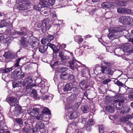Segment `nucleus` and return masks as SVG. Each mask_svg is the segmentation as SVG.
Instances as JSON below:
<instances>
[{"mask_svg": "<svg viewBox=\"0 0 133 133\" xmlns=\"http://www.w3.org/2000/svg\"><path fill=\"white\" fill-rule=\"evenodd\" d=\"M21 43L24 47L28 46L29 44L30 45H32L36 47L39 46V42L38 40L33 42L31 38H24V37H21Z\"/></svg>", "mask_w": 133, "mask_h": 133, "instance_id": "f257e3e1", "label": "nucleus"}, {"mask_svg": "<svg viewBox=\"0 0 133 133\" xmlns=\"http://www.w3.org/2000/svg\"><path fill=\"white\" fill-rule=\"evenodd\" d=\"M8 100L11 103L10 105L12 106H15V110L14 112L15 114L18 115L21 112V107L18 106L17 102H18L17 98L13 97H10L8 98Z\"/></svg>", "mask_w": 133, "mask_h": 133, "instance_id": "f03ea898", "label": "nucleus"}, {"mask_svg": "<svg viewBox=\"0 0 133 133\" xmlns=\"http://www.w3.org/2000/svg\"><path fill=\"white\" fill-rule=\"evenodd\" d=\"M6 27L8 29L12 28V24L8 19L2 20L0 23V27Z\"/></svg>", "mask_w": 133, "mask_h": 133, "instance_id": "7ed1b4c3", "label": "nucleus"}, {"mask_svg": "<svg viewBox=\"0 0 133 133\" xmlns=\"http://www.w3.org/2000/svg\"><path fill=\"white\" fill-rule=\"evenodd\" d=\"M79 113L76 111L72 110V112L68 113L66 116V118L70 119L75 118L78 117Z\"/></svg>", "mask_w": 133, "mask_h": 133, "instance_id": "20e7f679", "label": "nucleus"}, {"mask_svg": "<svg viewBox=\"0 0 133 133\" xmlns=\"http://www.w3.org/2000/svg\"><path fill=\"white\" fill-rule=\"evenodd\" d=\"M3 56L6 58H15L17 57L16 54L13 52L9 51L5 52Z\"/></svg>", "mask_w": 133, "mask_h": 133, "instance_id": "39448f33", "label": "nucleus"}, {"mask_svg": "<svg viewBox=\"0 0 133 133\" xmlns=\"http://www.w3.org/2000/svg\"><path fill=\"white\" fill-rule=\"evenodd\" d=\"M120 47L123 52H127L128 51H130L131 49L132 46L130 44L127 43L121 45Z\"/></svg>", "mask_w": 133, "mask_h": 133, "instance_id": "423d86ee", "label": "nucleus"}, {"mask_svg": "<svg viewBox=\"0 0 133 133\" xmlns=\"http://www.w3.org/2000/svg\"><path fill=\"white\" fill-rule=\"evenodd\" d=\"M80 104L81 103L80 102H78L75 104L71 109V104L66 106L65 108L68 110H72L76 111L78 108Z\"/></svg>", "mask_w": 133, "mask_h": 133, "instance_id": "0eeeda50", "label": "nucleus"}, {"mask_svg": "<svg viewBox=\"0 0 133 133\" xmlns=\"http://www.w3.org/2000/svg\"><path fill=\"white\" fill-rule=\"evenodd\" d=\"M60 77L62 79H66L71 77V78H73L74 77L72 75H71L70 76L69 74L67 73L66 72H63L60 75Z\"/></svg>", "mask_w": 133, "mask_h": 133, "instance_id": "6e6552de", "label": "nucleus"}, {"mask_svg": "<svg viewBox=\"0 0 133 133\" xmlns=\"http://www.w3.org/2000/svg\"><path fill=\"white\" fill-rule=\"evenodd\" d=\"M45 127L44 123L42 122L41 121H37L36 122L35 128L36 130H40L44 129Z\"/></svg>", "mask_w": 133, "mask_h": 133, "instance_id": "1a4fd4ad", "label": "nucleus"}, {"mask_svg": "<svg viewBox=\"0 0 133 133\" xmlns=\"http://www.w3.org/2000/svg\"><path fill=\"white\" fill-rule=\"evenodd\" d=\"M124 100H121L119 101L115 100L114 102V107L116 108L117 110H119L120 106L124 103Z\"/></svg>", "mask_w": 133, "mask_h": 133, "instance_id": "9d476101", "label": "nucleus"}, {"mask_svg": "<svg viewBox=\"0 0 133 133\" xmlns=\"http://www.w3.org/2000/svg\"><path fill=\"white\" fill-rule=\"evenodd\" d=\"M94 123V122L93 119H90L89 121L86 122L84 125V127L86 128L87 130H89L91 126Z\"/></svg>", "mask_w": 133, "mask_h": 133, "instance_id": "9b49d317", "label": "nucleus"}, {"mask_svg": "<svg viewBox=\"0 0 133 133\" xmlns=\"http://www.w3.org/2000/svg\"><path fill=\"white\" fill-rule=\"evenodd\" d=\"M101 5L103 8H113L114 5L113 3L109 2H104L101 4Z\"/></svg>", "mask_w": 133, "mask_h": 133, "instance_id": "f8f14e48", "label": "nucleus"}, {"mask_svg": "<svg viewBox=\"0 0 133 133\" xmlns=\"http://www.w3.org/2000/svg\"><path fill=\"white\" fill-rule=\"evenodd\" d=\"M108 36L109 39L113 40L118 38L119 36L118 34H116L110 32L108 34Z\"/></svg>", "mask_w": 133, "mask_h": 133, "instance_id": "ddd939ff", "label": "nucleus"}, {"mask_svg": "<svg viewBox=\"0 0 133 133\" xmlns=\"http://www.w3.org/2000/svg\"><path fill=\"white\" fill-rule=\"evenodd\" d=\"M128 17L125 16H123L120 18L119 21L122 23L124 25H125L128 23Z\"/></svg>", "mask_w": 133, "mask_h": 133, "instance_id": "4468645a", "label": "nucleus"}, {"mask_svg": "<svg viewBox=\"0 0 133 133\" xmlns=\"http://www.w3.org/2000/svg\"><path fill=\"white\" fill-rule=\"evenodd\" d=\"M27 3H23L19 5L18 8L19 10H24L28 8Z\"/></svg>", "mask_w": 133, "mask_h": 133, "instance_id": "2eb2a0df", "label": "nucleus"}, {"mask_svg": "<svg viewBox=\"0 0 133 133\" xmlns=\"http://www.w3.org/2000/svg\"><path fill=\"white\" fill-rule=\"evenodd\" d=\"M73 87V85L71 84H67L64 88V91H70Z\"/></svg>", "mask_w": 133, "mask_h": 133, "instance_id": "dca6fc26", "label": "nucleus"}, {"mask_svg": "<svg viewBox=\"0 0 133 133\" xmlns=\"http://www.w3.org/2000/svg\"><path fill=\"white\" fill-rule=\"evenodd\" d=\"M74 39L75 41L79 44L82 42L83 40V39L82 38L81 36L78 35L74 37Z\"/></svg>", "mask_w": 133, "mask_h": 133, "instance_id": "f3484780", "label": "nucleus"}, {"mask_svg": "<svg viewBox=\"0 0 133 133\" xmlns=\"http://www.w3.org/2000/svg\"><path fill=\"white\" fill-rule=\"evenodd\" d=\"M48 4L47 2L45 0H41L39 3V6H41V8L47 6Z\"/></svg>", "mask_w": 133, "mask_h": 133, "instance_id": "a211bd4d", "label": "nucleus"}, {"mask_svg": "<svg viewBox=\"0 0 133 133\" xmlns=\"http://www.w3.org/2000/svg\"><path fill=\"white\" fill-rule=\"evenodd\" d=\"M48 48L47 45L42 46L40 47L39 49V50L42 53L46 52Z\"/></svg>", "mask_w": 133, "mask_h": 133, "instance_id": "6ab92c4d", "label": "nucleus"}, {"mask_svg": "<svg viewBox=\"0 0 133 133\" xmlns=\"http://www.w3.org/2000/svg\"><path fill=\"white\" fill-rule=\"evenodd\" d=\"M132 117L131 115H128L125 117H122L121 119L122 122H125L127 121L129 119L132 118Z\"/></svg>", "mask_w": 133, "mask_h": 133, "instance_id": "aec40b11", "label": "nucleus"}, {"mask_svg": "<svg viewBox=\"0 0 133 133\" xmlns=\"http://www.w3.org/2000/svg\"><path fill=\"white\" fill-rule=\"evenodd\" d=\"M115 71V69L114 68H109L106 69V72L108 74L112 75Z\"/></svg>", "mask_w": 133, "mask_h": 133, "instance_id": "412c9836", "label": "nucleus"}, {"mask_svg": "<svg viewBox=\"0 0 133 133\" xmlns=\"http://www.w3.org/2000/svg\"><path fill=\"white\" fill-rule=\"evenodd\" d=\"M130 108L127 106H125L123 108V110H122L121 112V114H125V113H128L129 111Z\"/></svg>", "mask_w": 133, "mask_h": 133, "instance_id": "4be33fe9", "label": "nucleus"}, {"mask_svg": "<svg viewBox=\"0 0 133 133\" xmlns=\"http://www.w3.org/2000/svg\"><path fill=\"white\" fill-rule=\"evenodd\" d=\"M8 37V35L7 34L6 37L4 38V39H5V40L4 42V43L6 45H8L11 42V40L10 39V38Z\"/></svg>", "mask_w": 133, "mask_h": 133, "instance_id": "5701e85b", "label": "nucleus"}, {"mask_svg": "<svg viewBox=\"0 0 133 133\" xmlns=\"http://www.w3.org/2000/svg\"><path fill=\"white\" fill-rule=\"evenodd\" d=\"M21 70V69L20 68H18L13 72L14 76L16 77H18L19 75V72Z\"/></svg>", "mask_w": 133, "mask_h": 133, "instance_id": "b1692460", "label": "nucleus"}, {"mask_svg": "<svg viewBox=\"0 0 133 133\" xmlns=\"http://www.w3.org/2000/svg\"><path fill=\"white\" fill-rule=\"evenodd\" d=\"M44 114H46L48 115H50L51 112L49 109L46 107H44L43 110L42 111V115Z\"/></svg>", "mask_w": 133, "mask_h": 133, "instance_id": "393cba45", "label": "nucleus"}, {"mask_svg": "<svg viewBox=\"0 0 133 133\" xmlns=\"http://www.w3.org/2000/svg\"><path fill=\"white\" fill-rule=\"evenodd\" d=\"M105 109L107 111L110 113H113L114 112V108L111 106L106 107Z\"/></svg>", "mask_w": 133, "mask_h": 133, "instance_id": "a878e982", "label": "nucleus"}, {"mask_svg": "<svg viewBox=\"0 0 133 133\" xmlns=\"http://www.w3.org/2000/svg\"><path fill=\"white\" fill-rule=\"evenodd\" d=\"M69 54L70 55V57H66L63 55V56H62V57L61 58L63 60L65 59H70V57L72 59L73 58L72 53L71 52H70Z\"/></svg>", "mask_w": 133, "mask_h": 133, "instance_id": "bb28decb", "label": "nucleus"}, {"mask_svg": "<svg viewBox=\"0 0 133 133\" xmlns=\"http://www.w3.org/2000/svg\"><path fill=\"white\" fill-rule=\"evenodd\" d=\"M74 62L75 61L74 60L70 61L69 62V63L70 64V67L72 69H74V68L76 67V65L75 64Z\"/></svg>", "mask_w": 133, "mask_h": 133, "instance_id": "cd10ccee", "label": "nucleus"}, {"mask_svg": "<svg viewBox=\"0 0 133 133\" xmlns=\"http://www.w3.org/2000/svg\"><path fill=\"white\" fill-rule=\"evenodd\" d=\"M1 36H0V42H2L6 36H7V34L6 32L3 33L1 34Z\"/></svg>", "mask_w": 133, "mask_h": 133, "instance_id": "c85d7f7f", "label": "nucleus"}, {"mask_svg": "<svg viewBox=\"0 0 133 133\" xmlns=\"http://www.w3.org/2000/svg\"><path fill=\"white\" fill-rule=\"evenodd\" d=\"M116 29H117V28H116V27H111L108 30L109 33L111 32L113 33L116 34Z\"/></svg>", "mask_w": 133, "mask_h": 133, "instance_id": "c756f323", "label": "nucleus"}, {"mask_svg": "<svg viewBox=\"0 0 133 133\" xmlns=\"http://www.w3.org/2000/svg\"><path fill=\"white\" fill-rule=\"evenodd\" d=\"M116 28H117L116 32L122 31L125 29V27L123 26H121L119 27H116Z\"/></svg>", "mask_w": 133, "mask_h": 133, "instance_id": "7c9ffc66", "label": "nucleus"}, {"mask_svg": "<svg viewBox=\"0 0 133 133\" xmlns=\"http://www.w3.org/2000/svg\"><path fill=\"white\" fill-rule=\"evenodd\" d=\"M88 107L87 105H83L81 109L82 111L84 113H86L88 110Z\"/></svg>", "mask_w": 133, "mask_h": 133, "instance_id": "2f4dec72", "label": "nucleus"}, {"mask_svg": "<svg viewBox=\"0 0 133 133\" xmlns=\"http://www.w3.org/2000/svg\"><path fill=\"white\" fill-rule=\"evenodd\" d=\"M25 80L26 82L28 84H30L33 81L31 77H29L26 78Z\"/></svg>", "mask_w": 133, "mask_h": 133, "instance_id": "473e14b6", "label": "nucleus"}, {"mask_svg": "<svg viewBox=\"0 0 133 133\" xmlns=\"http://www.w3.org/2000/svg\"><path fill=\"white\" fill-rule=\"evenodd\" d=\"M41 42L43 44H45L48 42V41L47 37H44L42 39Z\"/></svg>", "mask_w": 133, "mask_h": 133, "instance_id": "72a5a7b5", "label": "nucleus"}, {"mask_svg": "<svg viewBox=\"0 0 133 133\" xmlns=\"http://www.w3.org/2000/svg\"><path fill=\"white\" fill-rule=\"evenodd\" d=\"M117 11L119 13L124 14V8H119L117 9Z\"/></svg>", "mask_w": 133, "mask_h": 133, "instance_id": "f704fd0d", "label": "nucleus"}, {"mask_svg": "<svg viewBox=\"0 0 133 133\" xmlns=\"http://www.w3.org/2000/svg\"><path fill=\"white\" fill-rule=\"evenodd\" d=\"M36 84H28L26 86V89H30L32 87L36 86Z\"/></svg>", "mask_w": 133, "mask_h": 133, "instance_id": "c9c22d12", "label": "nucleus"}, {"mask_svg": "<svg viewBox=\"0 0 133 133\" xmlns=\"http://www.w3.org/2000/svg\"><path fill=\"white\" fill-rule=\"evenodd\" d=\"M99 132L102 133L105 130V128L103 125H101L99 127Z\"/></svg>", "mask_w": 133, "mask_h": 133, "instance_id": "e433bc0d", "label": "nucleus"}, {"mask_svg": "<svg viewBox=\"0 0 133 133\" xmlns=\"http://www.w3.org/2000/svg\"><path fill=\"white\" fill-rule=\"evenodd\" d=\"M19 35H24L26 36L27 35V33L25 32H24V31H17V32Z\"/></svg>", "mask_w": 133, "mask_h": 133, "instance_id": "4c0bfd02", "label": "nucleus"}, {"mask_svg": "<svg viewBox=\"0 0 133 133\" xmlns=\"http://www.w3.org/2000/svg\"><path fill=\"white\" fill-rule=\"evenodd\" d=\"M21 58H19L17 59L16 63H15L14 66V68L15 67H17L19 66V63L20 60L21 59Z\"/></svg>", "mask_w": 133, "mask_h": 133, "instance_id": "58836bf2", "label": "nucleus"}, {"mask_svg": "<svg viewBox=\"0 0 133 133\" xmlns=\"http://www.w3.org/2000/svg\"><path fill=\"white\" fill-rule=\"evenodd\" d=\"M47 38L48 39V42H50L51 40L54 39V37L52 35H49L47 36Z\"/></svg>", "mask_w": 133, "mask_h": 133, "instance_id": "ea45409f", "label": "nucleus"}, {"mask_svg": "<svg viewBox=\"0 0 133 133\" xmlns=\"http://www.w3.org/2000/svg\"><path fill=\"white\" fill-rule=\"evenodd\" d=\"M14 69V66H13L10 68H5V73H7L11 71L13 69Z\"/></svg>", "mask_w": 133, "mask_h": 133, "instance_id": "a19ab883", "label": "nucleus"}, {"mask_svg": "<svg viewBox=\"0 0 133 133\" xmlns=\"http://www.w3.org/2000/svg\"><path fill=\"white\" fill-rule=\"evenodd\" d=\"M124 14H132L131 10L130 9L124 8Z\"/></svg>", "mask_w": 133, "mask_h": 133, "instance_id": "79ce46f5", "label": "nucleus"}, {"mask_svg": "<svg viewBox=\"0 0 133 133\" xmlns=\"http://www.w3.org/2000/svg\"><path fill=\"white\" fill-rule=\"evenodd\" d=\"M43 117V115L41 114L35 116L34 118L37 120H41L42 119Z\"/></svg>", "mask_w": 133, "mask_h": 133, "instance_id": "37998d69", "label": "nucleus"}, {"mask_svg": "<svg viewBox=\"0 0 133 133\" xmlns=\"http://www.w3.org/2000/svg\"><path fill=\"white\" fill-rule=\"evenodd\" d=\"M37 93L36 90H33L31 92V95L34 98H36L37 97Z\"/></svg>", "mask_w": 133, "mask_h": 133, "instance_id": "c03bdc74", "label": "nucleus"}, {"mask_svg": "<svg viewBox=\"0 0 133 133\" xmlns=\"http://www.w3.org/2000/svg\"><path fill=\"white\" fill-rule=\"evenodd\" d=\"M21 84L20 83H15L14 82L13 83L12 86L14 88H15L16 87L20 86L21 85Z\"/></svg>", "mask_w": 133, "mask_h": 133, "instance_id": "a18cd8bd", "label": "nucleus"}, {"mask_svg": "<svg viewBox=\"0 0 133 133\" xmlns=\"http://www.w3.org/2000/svg\"><path fill=\"white\" fill-rule=\"evenodd\" d=\"M15 120L16 122L19 124H22L23 123V122L21 118H17L15 119Z\"/></svg>", "mask_w": 133, "mask_h": 133, "instance_id": "49530a36", "label": "nucleus"}, {"mask_svg": "<svg viewBox=\"0 0 133 133\" xmlns=\"http://www.w3.org/2000/svg\"><path fill=\"white\" fill-rule=\"evenodd\" d=\"M58 46H59V49H63L66 47V45L64 44H59L58 45Z\"/></svg>", "mask_w": 133, "mask_h": 133, "instance_id": "de8ad7c7", "label": "nucleus"}, {"mask_svg": "<svg viewBox=\"0 0 133 133\" xmlns=\"http://www.w3.org/2000/svg\"><path fill=\"white\" fill-rule=\"evenodd\" d=\"M44 81H41L39 84H36V86H38L39 87H43L44 86Z\"/></svg>", "mask_w": 133, "mask_h": 133, "instance_id": "09e8293b", "label": "nucleus"}, {"mask_svg": "<svg viewBox=\"0 0 133 133\" xmlns=\"http://www.w3.org/2000/svg\"><path fill=\"white\" fill-rule=\"evenodd\" d=\"M46 45L48 47V46H49L50 48L52 49V50H54V49L55 47V45L52 43H48L47 44V45Z\"/></svg>", "mask_w": 133, "mask_h": 133, "instance_id": "8fccbe9b", "label": "nucleus"}, {"mask_svg": "<svg viewBox=\"0 0 133 133\" xmlns=\"http://www.w3.org/2000/svg\"><path fill=\"white\" fill-rule=\"evenodd\" d=\"M61 4H65L68 2L67 0H59Z\"/></svg>", "mask_w": 133, "mask_h": 133, "instance_id": "3c124183", "label": "nucleus"}, {"mask_svg": "<svg viewBox=\"0 0 133 133\" xmlns=\"http://www.w3.org/2000/svg\"><path fill=\"white\" fill-rule=\"evenodd\" d=\"M107 68V67L106 66H102L101 67V70L103 74L105 73V70Z\"/></svg>", "mask_w": 133, "mask_h": 133, "instance_id": "603ef678", "label": "nucleus"}, {"mask_svg": "<svg viewBox=\"0 0 133 133\" xmlns=\"http://www.w3.org/2000/svg\"><path fill=\"white\" fill-rule=\"evenodd\" d=\"M41 8V6H39V4L38 5H36L34 6L35 9L37 10H40Z\"/></svg>", "mask_w": 133, "mask_h": 133, "instance_id": "864d4df0", "label": "nucleus"}, {"mask_svg": "<svg viewBox=\"0 0 133 133\" xmlns=\"http://www.w3.org/2000/svg\"><path fill=\"white\" fill-rule=\"evenodd\" d=\"M119 5L121 6H124L127 5V3L125 2H121L119 3Z\"/></svg>", "mask_w": 133, "mask_h": 133, "instance_id": "5fc2aeb1", "label": "nucleus"}, {"mask_svg": "<svg viewBox=\"0 0 133 133\" xmlns=\"http://www.w3.org/2000/svg\"><path fill=\"white\" fill-rule=\"evenodd\" d=\"M111 81V80L109 79H106L103 82V84H105L110 82Z\"/></svg>", "mask_w": 133, "mask_h": 133, "instance_id": "6e6d98bb", "label": "nucleus"}, {"mask_svg": "<svg viewBox=\"0 0 133 133\" xmlns=\"http://www.w3.org/2000/svg\"><path fill=\"white\" fill-rule=\"evenodd\" d=\"M55 0H49V2L51 5H53L55 3Z\"/></svg>", "mask_w": 133, "mask_h": 133, "instance_id": "4d7b16f0", "label": "nucleus"}, {"mask_svg": "<svg viewBox=\"0 0 133 133\" xmlns=\"http://www.w3.org/2000/svg\"><path fill=\"white\" fill-rule=\"evenodd\" d=\"M44 24H45V26H44L45 27L47 30H49L50 28V27L49 26V24H47L46 22H44Z\"/></svg>", "mask_w": 133, "mask_h": 133, "instance_id": "13d9d810", "label": "nucleus"}, {"mask_svg": "<svg viewBox=\"0 0 133 133\" xmlns=\"http://www.w3.org/2000/svg\"><path fill=\"white\" fill-rule=\"evenodd\" d=\"M90 9V11L92 12H94V11L97 10V9L94 6H91Z\"/></svg>", "mask_w": 133, "mask_h": 133, "instance_id": "bf43d9fd", "label": "nucleus"}, {"mask_svg": "<svg viewBox=\"0 0 133 133\" xmlns=\"http://www.w3.org/2000/svg\"><path fill=\"white\" fill-rule=\"evenodd\" d=\"M116 84L119 86H123V83L118 81L116 82Z\"/></svg>", "mask_w": 133, "mask_h": 133, "instance_id": "052dcab7", "label": "nucleus"}, {"mask_svg": "<svg viewBox=\"0 0 133 133\" xmlns=\"http://www.w3.org/2000/svg\"><path fill=\"white\" fill-rule=\"evenodd\" d=\"M28 112L30 115L34 116L35 114L32 112V111H31L30 110H28Z\"/></svg>", "mask_w": 133, "mask_h": 133, "instance_id": "680f3d73", "label": "nucleus"}, {"mask_svg": "<svg viewBox=\"0 0 133 133\" xmlns=\"http://www.w3.org/2000/svg\"><path fill=\"white\" fill-rule=\"evenodd\" d=\"M55 28L56 29V30L57 31H59L60 29L59 25L57 24L55 26Z\"/></svg>", "mask_w": 133, "mask_h": 133, "instance_id": "e2e57ef3", "label": "nucleus"}, {"mask_svg": "<svg viewBox=\"0 0 133 133\" xmlns=\"http://www.w3.org/2000/svg\"><path fill=\"white\" fill-rule=\"evenodd\" d=\"M32 111L34 112H37L39 111V109L38 108H34Z\"/></svg>", "mask_w": 133, "mask_h": 133, "instance_id": "0e129e2a", "label": "nucleus"}, {"mask_svg": "<svg viewBox=\"0 0 133 133\" xmlns=\"http://www.w3.org/2000/svg\"><path fill=\"white\" fill-rule=\"evenodd\" d=\"M87 82L85 80L81 82L80 84L82 86H84L86 84Z\"/></svg>", "mask_w": 133, "mask_h": 133, "instance_id": "69168bd1", "label": "nucleus"}, {"mask_svg": "<svg viewBox=\"0 0 133 133\" xmlns=\"http://www.w3.org/2000/svg\"><path fill=\"white\" fill-rule=\"evenodd\" d=\"M58 62L56 61V62H55L54 64L52 65V64H50V65L51 66L52 68H54V66H56V65H57L58 64Z\"/></svg>", "mask_w": 133, "mask_h": 133, "instance_id": "338daca9", "label": "nucleus"}, {"mask_svg": "<svg viewBox=\"0 0 133 133\" xmlns=\"http://www.w3.org/2000/svg\"><path fill=\"white\" fill-rule=\"evenodd\" d=\"M23 132L25 133L27 132H28V130L25 127L23 128Z\"/></svg>", "mask_w": 133, "mask_h": 133, "instance_id": "774afa93", "label": "nucleus"}]
</instances>
